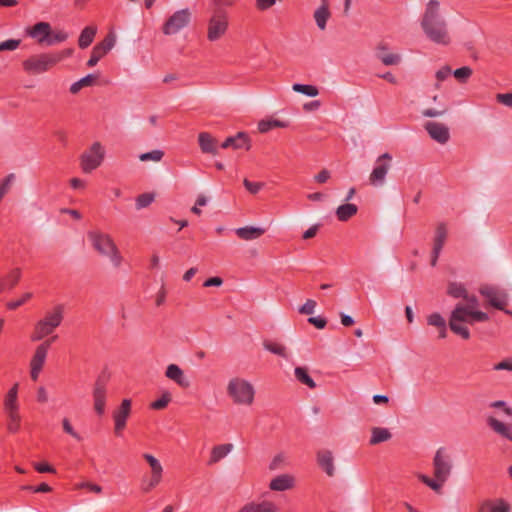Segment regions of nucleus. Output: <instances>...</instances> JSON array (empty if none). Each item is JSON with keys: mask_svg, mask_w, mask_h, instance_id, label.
Segmentation results:
<instances>
[{"mask_svg": "<svg viewBox=\"0 0 512 512\" xmlns=\"http://www.w3.org/2000/svg\"><path fill=\"white\" fill-rule=\"evenodd\" d=\"M421 26L431 41L442 45L449 43L450 38L447 33L446 23L439 16V2L437 0H430L428 2Z\"/></svg>", "mask_w": 512, "mask_h": 512, "instance_id": "1", "label": "nucleus"}, {"mask_svg": "<svg viewBox=\"0 0 512 512\" xmlns=\"http://www.w3.org/2000/svg\"><path fill=\"white\" fill-rule=\"evenodd\" d=\"M488 320L489 316L487 313L457 304L451 312L449 327L453 333L468 340L470 338V331L463 323L473 324L474 322H485Z\"/></svg>", "mask_w": 512, "mask_h": 512, "instance_id": "2", "label": "nucleus"}, {"mask_svg": "<svg viewBox=\"0 0 512 512\" xmlns=\"http://www.w3.org/2000/svg\"><path fill=\"white\" fill-rule=\"evenodd\" d=\"M72 52V49H65L58 52L33 55L24 60L22 66L27 73L41 74L53 68L63 59L71 56Z\"/></svg>", "mask_w": 512, "mask_h": 512, "instance_id": "3", "label": "nucleus"}, {"mask_svg": "<svg viewBox=\"0 0 512 512\" xmlns=\"http://www.w3.org/2000/svg\"><path fill=\"white\" fill-rule=\"evenodd\" d=\"M230 16L227 9L211 5L206 24V37L209 42L222 39L228 32Z\"/></svg>", "mask_w": 512, "mask_h": 512, "instance_id": "4", "label": "nucleus"}, {"mask_svg": "<svg viewBox=\"0 0 512 512\" xmlns=\"http://www.w3.org/2000/svg\"><path fill=\"white\" fill-rule=\"evenodd\" d=\"M88 238L93 248L100 255L108 257L115 267L121 265L123 258L110 235L99 231H90L88 232Z\"/></svg>", "mask_w": 512, "mask_h": 512, "instance_id": "5", "label": "nucleus"}, {"mask_svg": "<svg viewBox=\"0 0 512 512\" xmlns=\"http://www.w3.org/2000/svg\"><path fill=\"white\" fill-rule=\"evenodd\" d=\"M63 313L64 309L62 305H57L52 311L46 313L45 317L35 324L31 340L40 341L44 337L52 334L62 323Z\"/></svg>", "mask_w": 512, "mask_h": 512, "instance_id": "6", "label": "nucleus"}, {"mask_svg": "<svg viewBox=\"0 0 512 512\" xmlns=\"http://www.w3.org/2000/svg\"><path fill=\"white\" fill-rule=\"evenodd\" d=\"M227 393L235 404L250 406L254 402L255 389L245 379H231L227 385Z\"/></svg>", "mask_w": 512, "mask_h": 512, "instance_id": "7", "label": "nucleus"}, {"mask_svg": "<svg viewBox=\"0 0 512 512\" xmlns=\"http://www.w3.org/2000/svg\"><path fill=\"white\" fill-rule=\"evenodd\" d=\"M105 151L100 142H94L92 146L80 157L81 169L84 173H91L103 162Z\"/></svg>", "mask_w": 512, "mask_h": 512, "instance_id": "8", "label": "nucleus"}, {"mask_svg": "<svg viewBox=\"0 0 512 512\" xmlns=\"http://www.w3.org/2000/svg\"><path fill=\"white\" fill-rule=\"evenodd\" d=\"M191 17L192 13L189 8L175 11L163 24L162 32L165 35H174L178 33L190 24Z\"/></svg>", "mask_w": 512, "mask_h": 512, "instance_id": "9", "label": "nucleus"}, {"mask_svg": "<svg viewBox=\"0 0 512 512\" xmlns=\"http://www.w3.org/2000/svg\"><path fill=\"white\" fill-rule=\"evenodd\" d=\"M452 471L451 457L446 448H439L433 459V475L442 481H447Z\"/></svg>", "mask_w": 512, "mask_h": 512, "instance_id": "10", "label": "nucleus"}, {"mask_svg": "<svg viewBox=\"0 0 512 512\" xmlns=\"http://www.w3.org/2000/svg\"><path fill=\"white\" fill-rule=\"evenodd\" d=\"M392 155L390 153H383L375 162V166L369 175V183L372 186L378 187L385 183L386 175L391 168Z\"/></svg>", "mask_w": 512, "mask_h": 512, "instance_id": "11", "label": "nucleus"}, {"mask_svg": "<svg viewBox=\"0 0 512 512\" xmlns=\"http://www.w3.org/2000/svg\"><path fill=\"white\" fill-rule=\"evenodd\" d=\"M479 292L488 300L492 307L504 311L506 314L512 316V311L506 309L508 304V294L505 291H501L491 285H485L480 287Z\"/></svg>", "mask_w": 512, "mask_h": 512, "instance_id": "12", "label": "nucleus"}, {"mask_svg": "<svg viewBox=\"0 0 512 512\" xmlns=\"http://www.w3.org/2000/svg\"><path fill=\"white\" fill-rule=\"evenodd\" d=\"M56 339L57 336H53L52 338L45 340L43 343L37 346L35 353L30 361V376L33 381H37L39 374L45 364L48 350Z\"/></svg>", "mask_w": 512, "mask_h": 512, "instance_id": "13", "label": "nucleus"}, {"mask_svg": "<svg viewBox=\"0 0 512 512\" xmlns=\"http://www.w3.org/2000/svg\"><path fill=\"white\" fill-rule=\"evenodd\" d=\"M143 458L149 464L151 469L150 478L148 480H143L142 482V490L145 493H148L161 483L164 470L160 461L152 454L144 453Z\"/></svg>", "mask_w": 512, "mask_h": 512, "instance_id": "14", "label": "nucleus"}, {"mask_svg": "<svg viewBox=\"0 0 512 512\" xmlns=\"http://www.w3.org/2000/svg\"><path fill=\"white\" fill-rule=\"evenodd\" d=\"M108 381H109V375L106 373H101L97 377V379L94 383V387H93L94 410L98 415H102L105 411Z\"/></svg>", "mask_w": 512, "mask_h": 512, "instance_id": "15", "label": "nucleus"}, {"mask_svg": "<svg viewBox=\"0 0 512 512\" xmlns=\"http://www.w3.org/2000/svg\"><path fill=\"white\" fill-rule=\"evenodd\" d=\"M131 413V400L123 399L118 409L113 412L114 431L120 436L126 427L127 419Z\"/></svg>", "mask_w": 512, "mask_h": 512, "instance_id": "16", "label": "nucleus"}, {"mask_svg": "<svg viewBox=\"0 0 512 512\" xmlns=\"http://www.w3.org/2000/svg\"><path fill=\"white\" fill-rule=\"evenodd\" d=\"M425 129L429 136L440 144H445L450 139L449 128L443 123L429 121L425 124Z\"/></svg>", "mask_w": 512, "mask_h": 512, "instance_id": "17", "label": "nucleus"}, {"mask_svg": "<svg viewBox=\"0 0 512 512\" xmlns=\"http://www.w3.org/2000/svg\"><path fill=\"white\" fill-rule=\"evenodd\" d=\"M447 238V227L445 223H439L435 230L434 245L431 255V265L434 267L437 264L441 250Z\"/></svg>", "mask_w": 512, "mask_h": 512, "instance_id": "18", "label": "nucleus"}, {"mask_svg": "<svg viewBox=\"0 0 512 512\" xmlns=\"http://www.w3.org/2000/svg\"><path fill=\"white\" fill-rule=\"evenodd\" d=\"M26 34L39 44H46L51 34V25L48 22H38L26 29Z\"/></svg>", "mask_w": 512, "mask_h": 512, "instance_id": "19", "label": "nucleus"}, {"mask_svg": "<svg viewBox=\"0 0 512 512\" xmlns=\"http://www.w3.org/2000/svg\"><path fill=\"white\" fill-rule=\"evenodd\" d=\"M223 149L233 148V149H245L249 150L251 148V143L248 135L244 132H238L235 136H231L225 139V141L221 144Z\"/></svg>", "mask_w": 512, "mask_h": 512, "instance_id": "20", "label": "nucleus"}, {"mask_svg": "<svg viewBox=\"0 0 512 512\" xmlns=\"http://www.w3.org/2000/svg\"><path fill=\"white\" fill-rule=\"evenodd\" d=\"M165 376L182 388H188L190 386V382L185 377L183 370L176 364L167 366Z\"/></svg>", "mask_w": 512, "mask_h": 512, "instance_id": "21", "label": "nucleus"}, {"mask_svg": "<svg viewBox=\"0 0 512 512\" xmlns=\"http://www.w3.org/2000/svg\"><path fill=\"white\" fill-rule=\"evenodd\" d=\"M295 479L289 474H281L270 481L269 488L272 491H286L292 489Z\"/></svg>", "mask_w": 512, "mask_h": 512, "instance_id": "22", "label": "nucleus"}, {"mask_svg": "<svg viewBox=\"0 0 512 512\" xmlns=\"http://www.w3.org/2000/svg\"><path fill=\"white\" fill-rule=\"evenodd\" d=\"M487 424L493 432L512 442V432L508 424L493 416L487 418Z\"/></svg>", "mask_w": 512, "mask_h": 512, "instance_id": "23", "label": "nucleus"}, {"mask_svg": "<svg viewBox=\"0 0 512 512\" xmlns=\"http://www.w3.org/2000/svg\"><path fill=\"white\" fill-rule=\"evenodd\" d=\"M238 512H277V506L268 500L261 502L253 501L245 504Z\"/></svg>", "mask_w": 512, "mask_h": 512, "instance_id": "24", "label": "nucleus"}, {"mask_svg": "<svg viewBox=\"0 0 512 512\" xmlns=\"http://www.w3.org/2000/svg\"><path fill=\"white\" fill-rule=\"evenodd\" d=\"M233 449L231 443L216 445L211 449L210 457L207 462L209 466L214 465L224 459Z\"/></svg>", "mask_w": 512, "mask_h": 512, "instance_id": "25", "label": "nucleus"}, {"mask_svg": "<svg viewBox=\"0 0 512 512\" xmlns=\"http://www.w3.org/2000/svg\"><path fill=\"white\" fill-rule=\"evenodd\" d=\"M377 58L386 66L398 65L401 62V56L395 53H389L384 44L377 46Z\"/></svg>", "mask_w": 512, "mask_h": 512, "instance_id": "26", "label": "nucleus"}, {"mask_svg": "<svg viewBox=\"0 0 512 512\" xmlns=\"http://www.w3.org/2000/svg\"><path fill=\"white\" fill-rule=\"evenodd\" d=\"M317 461L319 466L326 472L328 476L334 475V459L331 451H319L317 454Z\"/></svg>", "mask_w": 512, "mask_h": 512, "instance_id": "27", "label": "nucleus"}, {"mask_svg": "<svg viewBox=\"0 0 512 512\" xmlns=\"http://www.w3.org/2000/svg\"><path fill=\"white\" fill-rule=\"evenodd\" d=\"M235 233L240 239L250 241L261 237L265 233V229L260 227L245 226L237 228Z\"/></svg>", "mask_w": 512, "mask_h": 512, "instance_id": "28", "label": "nucleus"}, {"mask_svg": "<svg viewBox=\"0 0 512 512\" xmlns=\"http://www.w3.org/2000/svg\"><path fill=\"white\" fill-rule=\"evenodd\" d=\"M198 142L203 153L217 154L216 140L207 132L198 135Z\"/></svg>", "mask_w": 512, "mask_h": 512, "instance_id": "29", "label": "nucleus"}, {"mask_svg": "<svg viewBox=\"0 0 512 512\" xmlns=\"http://www.w3.org/2000/svg\"><path fill=\"white\" fill-rule=\"evenodd\" d=\"M482 508H487L488 512H510L511 505L503 498L486 500L482 503Z\"/></svg>", "mask_w": 512, "mask_h": 512, "instance_id": "30", "label": "nucleus"}, {"mask_svg": "<svg viewBox=\"0 0 512 512\" xmlns=\"http://www.w3.org/2000/svg\"><path fill=\"white\" fill-rule=\"evenodd\" d=\"M358 207L355 204L346 203L336 209V216L339 221L345 222L356 215Z\"/></svg>", "mask_w": 512, "mask_h": 512, "instance_id": "31", "label": "nucleus"}, {"mask_svg": "<svg viewBox=\"0 0 512 512\" xmlns=\"http://www.w3.org/2000/svg\"><path fill=\"white\" fill-rule=\"evenodd\" d=\"M97 29L94 26L85 27L80 33L78 45L81 49H85L91 45L96 35Z\"/></svg>", "mask_w": 512, "mask_h": 512, "instance_id": "32", "label": "nucleus"}, {"mask_svg": "<svg viewBox=\"0 0 512 512\" xmlns=\"http://www.w3.org/2000/svg\"><path fill=\"white\" fill-rule=\"evenodd\" d=\"M330 17V11L327 3H323L314 12V19L319 29L324 30L326 28L327 20Z\"/></svg>", "mask_w": 512, "mask_h": 512, "instance_id": "33", "label": "nucleus"}, {"mask_svg": "<svg viewBox=\"0 0 512 512\" xmlns=\"http://www.w3.org/2000/svg\"><path fill=\"white\" fill-rule=\"evenodd\" d=\"M392 437L390 431L387 428L374 427L372 429V435L370 438V445H376L385 441L390 440Z\"/></svg>", "mask_w": 512, "mask_h": 512, "instance_id": "34", "label": "nucleus"}, {"mask_svg": "<svg viewBox=\"0 0 512 512\" xmlns=\"http://www.w3.org/2000/svg\"><path fill=\"white\" fill-rule=\"evenodd\" d=\"M18 384H15L7 393L4 400L5 412L12 410H19L17 403Z\"/></svg>", "mask_w": 512, "mask_h": 512, "instance_id": "35", "label": "nucleus"}, {"mask_svg": "<svg viewBox=\"0 0 512 512\" xmlns=\"http://www.w3.org/2000/svg\"><path fill=\"white\" fill-rule=\"evenodd\" d=\"M97 80V75L88 74L80 80L76 81L70 86V92L72 94L78 93L83 87H88L93 85Z\"/></svg>", "mask_w": 512, "mask_h": 512, "instance_id": "36", "label": "nucleus"}, {"mask_svg": "<svg viewBox=\"0 0 512 512\" xmlns=\"http://www.w3.org/2000/svg\"><path fill=\"white\" fill-rule=\"evenodd\" d=\"M21 278V269L14 268L12 269L3 279H0L4 285L5 289H13L19 282Z\"/></svg>", "mask_w": 512, "mask_h": 512, "instance_id": "37", "label": "nucleus"}, {"mask_svg": "<svg viewBox=\"0 0 512 512\" xmlns=\"http://www.w3.org/2000/svg\"><path fill=\"white\" fill-rule=\"evenodd\" d=\"M8 417L7 429L11 433H16L20 429L21 416L19 410H12L6 412Z\"/></svg>", "mask_w": 512, "mask_h": 512, "instance_id": "38", "label": "nucleus"}, {"mask_svg": "<svg viewBox=\"0 0 512 512\" xmlns=\"http://www.w3.org/2000/svg\"><path fill=\"white\" fill-rule=\"evenodd\" d=\"M288 124L284 121L272 119V120H261L258 123V130L261 133H267L274 128H285Z\"/></svg>", "mask_w": 512, "mask_h": 512, "instance_id": "39", "label": "nucleus"}, {"mask_svg": "<svg viewBox=\"0 0 512 512\" xmlns=\"http://www.w3.org/2000/svg\"><path fill=\"white\" fill-rule=\"evenodd\" d=\"M294 373H295L296 379L300 383L308 386L311 389H314L316 387V383L310 377V375L308 374V371H307L306 368H304V367H296Z\"/></svg>", "mask_w": 512, "mask_h": 512, "instance_id": "40", "label": "nucleus"}, {"mask_svg": "<svg viewBox=\"0 0 512 512\" xmlns=\"http://www.w3.org/2000/svg\"><path fill=\"white\" fill-rule=\"evenodd\" d=\"M447 294L453 298H464L466 297L467 290L462 283L450 282L447 288Z\"/></svg>", "mask_w": 512, "mask_h": 512, "instance_id": "41", "label": "nucleus"}, {"mask_svg": "<svg viewBox=\"0 0 512 512\" xmlns=\"http://www.w3.org/2000/svg\"><path fill=\"white\" fill-rule=\"evenodd\" d=\"M263 346L269 352L281 356L283 358H287L286 348L282 344L274 341L265 340L263 342Z\"/></svg>", "mask_w": 512, "mask_h": 512, "instance_id": "42", "label": "nucleus"}, {"mask_svg": "<svg viewBox=\"0 0 512 512\" xmlns=\"http://www.w3.org/2000/svg\"><path fill=\"white\" fill-rule=\"evenodd\" d=\"M292 89L295 92L302 93L309 97H315L319 94V90L316 86L308 85V84L296 83L292 86Z\"/></svg>", "mask_w": 512, "mask_h": 512, "instance_id": "43", "label": "nucleus"}, {"mask_svg": "<svg viewBox=\"0 0 512 512\" xmlns=\"http://www.w3.org/2000/svg\"><path fill=\"white\" fill-rule=\"evenodd\" d=\"M420 480L437 493L441 492L442 486L446 482L435 477L432 479L426 475H421Z\"/></svg>", "mask_w": 512, "mask_h": 512, "instance_id": "44", "label": "nucleus"}, {"mask_svg": "<svg viewBox=\"0 0 512 512\" xmlns=\"http://www.w3.org/2000/svg\"><path fill=\"white\" fill-rule=\"evenodd\" d=\"M164 156V152L162 150L156 149L150 152L142 153L139 155V159L143 162L146 161H154L159 162L162 160Z\"/></svg>", "mask_w": 512, "mask_h": 512, "instance_id": "45", "label": "nucleus"}, {"mask_svg": "<svg viewBox=\"0 0 512 512\" xmlns=\"http://www.w3.org/2000/svg\"><path fill=\"white\" fill-rule=\"evenodd\" d=\"M171 401V394L164 392L161 397L150 404V407L154 410H162L167 407Z\"/></svg>", "mask_w": 512, "mask_h": 512, "instance_id": "46", "label": "nucleus"}, {"mask_svg": "<svg viewBox=\"0 0 512 512\" xmlns=\"http://www.w3.org/2000/svg\"><path fill=\"white\" fill-rule=\"evenodd\" d=\"M114 44H115V37L110 34V35H107L103 41H101L99 44L95 45L94 47L99 49V51H101L102 54L105 55L112 49Z\"/></svg>", "mask_w": 512, "mask_h": 512, "instance_id": "47", "label": "nucleus"}, {"mask_svg": "<svg viewBox=\"0 0 512 512\" xmlns=\"http://www.w3.org/2000/svg\"><path fill=\"white\" fill-rule=\"evenodd\" d=\"M473 71L468 66H463L461 68L456 69L453 72L454 77L461 83H465L472 75Z\"/></svg>", "mask_w": 512, "mask_h": 512, "instance_id": "48", "label": "nucleus"}, {"mask_svg": "<svg viewBox=\"0 0 512 512\" xmlns=\"http://www.w3.org/2000/svg\"><path fill=\"white\" fill-rule=\"evenodd\" d=\"M153 200H154L153 194H150V193L140 194L136 198V208L137 209L145 208V207L149 206L153 202Z\"/></svg>", "mask_w": 512, "mask_h": 512, "instance_id": "49", "label": "nucleus"}, {"mask_svg": "<svg viewBox=\"0 0 512 512\" xmlns=\"http://www.w3.org/2000/svg\"><path fill=\"white\" fill-rule=\"evenodd\" d=\"M33 294L31 292H26L24 293L20 299L18 300H13V301H9L7 304H6V307L9 309V310H15L17 309L18 307L22 306L23 304H25L28 300H30L32 298Z\"/></svg>", "mask_w": 512, "mask_h": 512, "instance_id": "50", "label": "nucleus"}, {"mask_svg": "<svg viewBox=\"0 0 512 512\" xmlns=\"http://www.w3.org/2000/svg\"><path fill=\"white\" fill-rule=\"evenodd\" d=\"M287 463V457L283 453H279L274 456V458L271 460L269 464L270 470H277L281 467H283Z\"/></svg>", "mask_w": 512, "mask_h": 512, "instance_id": "51", "label": "nucleus"}, {"mask_svg": "<svg viewBox=\"0 0 512 512\" xmlns=\"http://www.w3.org/2000/svg\"><path fill=\"white\" fill-rule=\"evenodd\" d=\"M68 38V35L66 32L58 31V32H52L48 38V41L46 45H53L55 43L64 42Z\"/></svg>", "mask_w": 512, "mask_h": 512, "instance_id": "52", "label": "nucleus"}, {"mask_svg": "<svg viewBox=\"0 0 512 512\" xmlns=\"http://www.w3.org/2000/svg\"><path fill=\"white\" fill-rule=\"evenodd\" d=\"M427 322L429 325L435 326L437 328L446 325L445 319L439 313L430 314L427 318Z\"/></svg>", "mask_w": 512, "mask_h": 512, "instance_id": "53", "label": "nucleus"}, {"mask_svg": "<svg viewBox=\"0 0 512 512\" xmlns=\"http://www.w3.org/2000/svg\"><path fill=\"white\" fill-rule=\"evenodd\" d=\"M243 184L251 194H257L264 186L262 182H252L248 179H244Z\"/></svg>", "mask_w": 512, "mask_h": 512, "instance_id": "54", "label": "nucleus"}, {"mask_svg": "<svg viewBox=\"0 0 512 512\" xmlns=\"http://www.w3.org/2000/svg\"><path fill=\"white\" fill-rule=\"evenodd\" d=\"M62 426H63V430L69 434L70 436H72L74 439L78 440V441H81L82 438L81 436L74 430V428L72 427L69 419L67 418H64L62 420Z\"/></svg>", "mask_w": 512, "mask_h": 512, "instance_id": "55", "label": "nucleus"}, {"mask_svg": "<svg viewBox=\"0 0 512 512\" xmlns=\"http://www.w3.org/2000/svg\"><path fill=\"white\" fill-rule=\"evenodd\" d=\"M77 489H87L90 492L100 494L102 492V487L98 484L91 483V482H81L76 485Z\"/></svg>", "mask_w": 512, "mask_h": 512, "instance_id": "56", "label": "nucleus"}, {"mask_svg": "<svg viewBox=\"0 0 512 512\" xmlns=\"http://www.w3.org/2000/svg\"><path fill=\"white\" fill-rule=\"evenodd\" d=\"M316 302L312 299H308L300 308L299 313L305 315H311L314 313Z\"/></svg>", "mask_w": 512, "mask_h": 512, "instance_id": "57", "label": "nucleus"}, {"mask_svg": "<svg viewBox=\"0 0 512 512\" xmlns=\"http://www.w3.org/2000/svg\"><path fill=\"white\" fill-rule=\"evenodd\" d=\"M20 42H21L20 40H16V39H9V40L3 41L0 43V51L15 50L19 47Z\"/></svg>", "mask_w": 512, "mask_h": 512, "instance_id": "58", "label": "nucleus"}, {"mask_svg": "<svg viewBox=\"0 0 512 512\" xmlns=\"http://www.w3.org/2000/svg\"><path fill=\"white\" fill-rule=\"evenodd\" d=\"M33 467L39 473H55L56 472V470L46 462L34 463Z\"/></svg>", "mask_w": 512, "mask_h": 512, "instance_id": "59", "label": "nucleus"}, {"mask_svg": "<svg viewBox=\"0 0 512 512\" xmlns=\"http://www.w3.org/2000/svg\"><path fill=\"white\" fill-rule=\"evenodd\" d=\"M104 56V54H102L101 51H99V49H97L96 47H93L92 49V52H91V56L87 62V65L89 67H93L95 66L98 61Z\"/></svg>", "mask_w": 512, "mask_h": 512, "instance_id": "60", "label": "nucleus"}, {"mask_svg": "<svg viewBox=\"0 0 512 512\" xmlns=\"http://www.w3.org/2000/svg\"><path fill=\"white\" fill-rule=\"evenodd\" d=\"M496 100L499 103L512 108V93L497 94Z\"/></svg>", "mask_w": 512, "mask_h": 512, "instance_id": "61", "label": "nucleus"}, {"mask_svg": "<svg viewBox=\"0 0 512 512\" xmlns=\"http://www.w3.org/2000/svg\"><path fill=\"white\" fill-rule=\"evenodd\" d=\"M492 408H501L507 416H512V408L507 406L502 400L494 401L490 404Z\"/></svg>", "mask_w": 512, "mask_h": 512, "instance_id": "62", "label": "nucleus"}, {"mask_svg": "<svg viewBox=\"0 0 512 512\" xmlns=\"http://www.w3.org/2000/svg\"><path fill=\"white\" fill-rule=\"evenodd\" d=\"M452 73V70L449 66H443L441 69H439L437 72H436V78L439 82H442L444 81L446 78H448L450 76V74Z\"/></svg>", "mask_w": 512, "mask_h": 512, "instance_id": "63", "label": "nucleus"}, {"mask_svg": "<svg viewBox=\"0 0 512 512\" xmlns=\"http://www.w3.org/2000/svg\"><path fill=\"white\" fill-rule=\"evenodd\" d=\"M276 3V0H256V8L260 11H265L271 8Z\"/></svg>", "mask_w": 512, "mask_h": 512, "instance_id": "64", "label": "nucleus"}]
</instances>
